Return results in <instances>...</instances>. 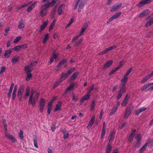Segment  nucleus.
<instances>
[{"label":"nucleus","mask_w":153,"mask_h":153,"mask_svg":"<svg viewBox=\"0 0 153 153\" xmlns=\"http://www.w3.org/2000/svg\"><path fill=\"white\" fill-rule=\"evenodd\" d=\"M150 13V11L149 10H146L142 11L141 13L138 16L140 17H143L147 15Z\"/></svg>","instance_id":"nucleus-19"},{"label":"nucleus","mask_w":153,"mask_h":153,"mask_svg":"<svg viewBox=\"0 0 153 153\" xmlns=\"http://www.w3.org/2000/svg\"><path fill=\"white\" fill-rule=\"evenodd\" d=\"M20 47V48L21 49H24L27 47V44H25L22 45H19Z\"/></svg>","instance_id":"nucleus-55"},{"label":"nucleus","mask_w":153,"mask_h":153,"mask_svg":"<svg viewBox=\"0 0 153 153\" xmlns=\"http://www.w3.org/2000/svg\"><path fill=\"white\" fill-rule=\"evenodd\" d=\"M14 50L16 52L19 51L21 50L20 45H18L15 47L13 48Z\"/></svg>","instance_id":"nucleus-49"},{"label":"nucleus","mask_w":153,"mask_h":153,"mask_svg":"<svg viewBox=\"0 0 153 153\" xmlns=\"http://www.w3.org/2000/svg\"><path fill=\"white\" fill-rule=\"evenodd\" d=\"M36 4L37 3L36 2H35L33 3L30 6H29L28 7V8L27 9V11L28 12H30L32 10L36 5Z\"/></svg>","instance_id":"nucleus-26"},{"label":"nucleus","mask_w":153,"mask_h":153,"mask_svg":"<svg viewBox=\"0 0 153 153\" xmlns=\"http://www.w3.org/2000/svg\"><path fill=\"white\" fill-rule=\"evenodd\" d=\"M90 94H88L83 96L80 99V104H82L84 101L88 100L90 97Z\"/></svg>","instance_id":"nucleus-20"},{"label":"nucleus","mask_w":153,"mask_h":153,"mask_svg":"<svg viewBox=\"0 0 153 153\" xmlns=\"http://www.w3.org/2000/svg\"><path fill=\"white\" fill-rule=\"evenodd\" d=\"M79 36H79V34L75 36L73 38V39L72 41L73 43H74L75 41L77 40Z\"/></svg>","instance_id":"nucleus-48"},{"label":"nucleus","mask_w":153,"mask_h":153,"mask_svg":"<svg viewBox=\"0 0 153 153\" xmlns=\"http://www.w3.org/2000/svg\"><path fill=\"white\" fill-rule=\"evenodd\" d=\"M75 86V84L73 83H71L68 87L67 88L66 90L65 91L64 94H63V96L66 97L67 93L68 92L72 90L73 89L74 87Z\"/></svg>","instance_id":"nucleus-10"},{"label":"nucleus","mask_w":153,"mask_h":153,"mask_svg":"<svg viewBox=\"0 0 153 153\" xmlns=\"http://www.w3.org/2000/svg\"><path fill=\"white\" fill-rule=\"evenodd\" d=\"M94 88V85L93 84L92 85L91 87H90L89 90H88V94H90L91 91L93 90Z\"/></svg>","instance_id":"nucleus-60"},{"label":"nucleus","mask_w":153,"mask_h":153,"mask_svg":"<svg viewBox=\"0 0 153 153\" xmlns=\"http://www.w3.org/2000/svg\"><path fill=\"white\" fill-rule=\"evenodd\" d=\"M88 22H86L84 23L82 26L81 27V31L78 34L79 36H81L83 34L85 30L88 27Z\"/></svg>","instance_id":"nucleus-4"},{"label":"nucleus","mask_w":153,"mask_h":153,"mask_svg":"<svg viewBox=\"0 0 153 153\" xmlns=\"http://www.w3.org/2000/svg\"><path fill=\"white\" fill-rule=\"evenodd\" d=\"M113 61L112 60H110L107 61L104 64V68H106L109 67L112 64Z\"/></svg>","instance_id":"nucleus-28"},{"label":"nucleus","mask_w":153,"mask_h":153,"mask_svg":"<svg viewBox=\"0 0 153 153\" xmlns=\"http://www.w3.org/2000/svg\"><path fill=\"white\" fill-rule=\"evenodd\" d=\"M32 3V1H29L27 3H25L23 5L24 7H26L28 6L30 4Z\"/></svg>","instance_id":"nucleus-63"},{"label":"nucleus","mask_w":153,"mask_h":153,"mask_svg":"<svg viewBox=\"0 0 153 153\" xmlns=\"http://www.w3.org/2000/svg\"><path fill=\"white\" fill-rule=\"evenodd\" d=\"M62 102L60 101H59L57 104L56 105V107L55 108V111H57L59 110L62 105Z\"/></svg>","instance_id":"nucleus-37"},{"label":"nucleus","mask_w":153,"mask_h":153,"mask_svg":"<svg viewBox=\"0 0 153 153\" xmlns=\"http://www.w3.org/2000/svg\"><path fill=\"white\" fill-rule=\"evenodd\" d=\"M37 63V61H35L34 62H31L30 65H29L31 67H33L34 66L36 65Z\"/></svg>","instance_id":"nucleus-56"},{"label":"nucleus","mask_w":153,"mask_h":153,"mask_svg":"<svg viewBox=\"0 0 153 153\" xmlns=\"http://www.w3.org/2000/svg\"><path fill=\"white\" fill-rule=\"evenodd\" d=\"M39 95V93L38 92H34L33 91H32L30 93L28 101V104L32 105L33 107H35Z\"/></svg>","instance_id":"nucleus-1"},{"label":"nucleus","mask_w":153,"mask_h":153,"mask_svg":"<svg viewBox=\"0 0 153 153\" xmlns=\"http://www.w3.org/2000/svg\"><path fill=\"white\" fill-rule=\"evenodd\" d=\"M153 23V18H151L148 21L145 25L146 27H149Z\"/></svg>","instance_id":"nucleus-34"},{"label":"nucleus","mask_w":153,"mask_h":153,"mask_svg":"<svg viewBox=\"0 0 153 153\" xmlns=\"http://www.w3.org/2000/svg\"><path fill=\"white\" fill-rule=\"evenodd\" d=\"M49 37V34L48 33L45 34L43 38V43L45 44L46 42L48 40Z\"/></svg>","instance_id":"nucleus-33"},{"label":"nucleus","mask_w":153,"mask_h":153,"mask_svg":"<svg viewBox=\"0 0 153 153\" xmlns=\"http://www.w3.org/2000/svg\"><path fill=\"white\" fill-rule=\"evenodd\" d=\"M40 9V15L42 17L46 16L47 13V10L46 9V8H44L43 7L41 6Z\"/></svg>","instance_id":"nucleus-16"},{"label":"nucleus","mask_w":153,"mask_h":153,"mask_svg":"<svg viewBox=\"0 0 153 153\" xmlns=\"http://www.w3.org/2000/svg\"><path fill=\"white\" fill-rule=\"evenodd\" d=\"M75 70V68L74 67L72 68L71 69L68 70V72L65 73H62L61 75V79H65L69 75L71 74Z\"/></svg>","instance_id":"nucleus-2"},{"label":"nucleus","mask_w":153,"mask_h":153,"mask_svg":"<svg viewBox=\"0 0 153 153\" xmlns=\"http://www.w3.org/2000/svg\"><path fill=\"white\" fill-rule=\"evenodd\" d=\"M6 67L4 66H2L0 70V74H1L4 72L6 70Z\"/></svg>","instance_id":"nucleus-51"},{"label":"nucleus","mask_w":153,"mask_h":153,"mask_svg":"<svg viewBox=\"0 0 153 153\" xmlns=\"http://www.w3.org/2000/svg\"><path fill=\"white\" fill-rule=\"evenodd\" d=\"M24 89V85H21L20 86L19 89L18 91L17 95L18 98L20 101H21L22 99V93Z\"/></svg>","instance_id":"nucleus-3"},{"label":"nucleus","mask_w":153,"mask_h":153,"mask_svg":"<svg viewBox=\"0 0 153 153\" xmlns=\"http://www.w3.org/2000/svg\"><path fill=\"white\" fill-rule=\"evenodd\" d=\"M87 0H82L79 5V9L78 10V12H80L81 11V10L84 7V5L87 2Z\"/></svg>","instance_id":"nucleus-11"},{"label":"nucleus","mask_w":153,"mask_h":153,"mask_svg":"<svg viewBox=\"0 0 153 153\" xmlns=\"http://www.w3.org/2000/svg\"><path fill=\"white\" fill-rule=\"evenodd\" d=\"M121 13H122L121 12H120L113 15L108 19L107 22V23H108L109 22H110L113 21L114 20L118 18L121 15Z\"/></svg>","instance_id":"nucleus-5"},{"label":"nucleus","mask_w":153,"mask_h":153,"mask_svg":"<svg viewBox=\"0 0 153 153\" xmlns=\"http://www.w3.org/2000/svg\"><path fill=\"white\" fill-rule=\"evenodd\" d=\"M151 1L150 0H143L139 2L137 5V6L139 7H140L146 4L150 3Z\"/></svg>","instance_id":"nucleus-12"},{"label":"nucleus","mask_w":153,"mask_h":153,"mask_svg":"<svg viewBox=\"0 0 153 153\" xmlns=\"http://www.w3.org/2000/svg\"><path fill=\"white\" fill-rule=\"evenodd\" d=\"M62 132L63 134V138L65 139L68 138L69 136V133L65 129H63L62 130Z\"/></svg>","instance_id":"nucleus-32"},{"label":"nucleus","mask_w":153,"mask_h":153,"mask_svg":"<svg viewBox=\"0 0 153 153\" xmlns=\"http://www.w3.org/2000/svg\"><path fill=\"white\" fill-rule=\"evenodd\" d=\"M82 41H83L82 39H80L77 43H75L74 45V47L77 46L78 45L81 44V43L82 42Z\"/></svg>","instance_id":"nucleus-46"},{"label":"nucleus","mask_w":153,"mask_h":153,"mask_svg":"<svg viewBox=\"0 0 153 153\" xmlns=\"http://www.w3.org/2000/svg\"><path fill=\"white\" fill-rule=\"evenodd\" d=\"M95 115H93L91 117V119L89 122L87 126V128L88 129L90 128L94 124L95 119Z\"/></svg>","instance_id":"nucleus-17"},{"label":"nucleus","mask_w":153,"mask_h":153,"mask_svg":"<svg viewBox=\"0 0 153 153\" xmlns=\"http://www.w3.org/2000/svg\"><path fill=\"white\" fill-rule=\"evenodd\" d=\"M141 135L140 134H137L135 136V138L137 142L136 145V147H139V146L140 144V141L141 140Z\"/></svg>","instance_id":"nucleus-15"},{"label":"nucleus","mask_w":153,"mask_h":153,"mask_svg":"<svg viewBox=\"0 0 153 153\" xmlns=\"http://www.w3.org/2000/svg\"><path fill=\"white\" fill-rule=\"evenodd\" d=\"M48 22V21L47 20L44 21L42 25L40 26L39 30L38 31V33L40 34L42 31L46 26L47 25Z\"/></svg>","instance_id":"nucleus-9"},{"label":"nucleus","mask_w":153,"mask_h":153,"mask_svg":"<svg viewBox=\"0 0 153 153\" xmlns=\"http://www.w3.org/2000/svg\"><path fill=\"white\" fill-rule=\"evenodd\" d=\"M31 67L29 65H27L25 67V71L26 73H30V72L32 71L31 69Z\"/></svg>","instance_id":"nucleus-30"},{"label":"nucleus","mask_w":153,"mask_h":153,"mask_svg":"<svg viewBox=\"0 0 153 153\" xmlns=\"http://www.w3.org/2000/svg\"><path fill=\"white\" fill-rule=\"evenodd\" d=\"M148 144V143H146L140 149L139 153H142L146 149Z\"/></svg>","instance_id":"nucleus-36"},{"label":"nucleus","mask_w":153,"mask_h":153,"mask_svg":"<svg viewBox=\"0 0 153 153\" xmlns=\"http://www.w3.org/2000/svg\"><path fill=\"white\" fill-rule=\"evenodd\" d=\"M21 37L20 36H17L14 40L13 43H15L19 41L21 39Z\"/></svg>","instance_id":"nucleus-47"},{"label":"nucleus","mask_w":153,"mask_h":153,"mask_svg":"<svg viewBox=\"0 0 153 153\" xmlns=\"http://www.w3.org/2000/svg\"><path fill=\"white\" fill-rule=\"evenodd\" d=\"M26 93L25 95V98L27 99L29 95V93L30 92V89L29 88H27L26 90Z\"/></svg>","instance_id":"nucleus-42"},{"label":"nucleus","mask_w":153,"mask_h":153,"mask_svg":"<svg viewBox=\"0 0 153 153\" xmlns=\"http://www.w3.org/2000/svg\"><path fill=\"white\" fill-rule=\"evenodd\" d=\"M67 61V59H62L60 62H59L57 66V67H59L60 66L64 64Z\"/></svg>","instance_id":"nucleus-39"},{"label":"nucleus","mask_w":153,"mask_h":153,"mask_svg":"<svg viewBox=\"0 0 153 153\" xmlns=\"http://www.w3.org/2000/svg\"><path fill=\"white\" fill-rule=\"evenodd\" d=\"M65 79H61V78L60 79L56 82L54 84V85L53 86V88L54 89L56 88L58 85H59L60 84L61 82H62Z\"/></svg>","instance_id":"nucleus-31"},{"label":"nucleus","mask_w":153,"mask_h":153,"mask_svg":"<svg viewBox=\"0 0 153 153\" xmlns=\"http://www.w3.org/2000/svg\"><path fill=\"white\" fill-rule=\"evenodd\" d=\"M95 105V102L94 100H93L92 102L91 105V111H93L94 109Z\"/></svg>","instance_id":"nucleus-54"},{"label":"nucleus","mask_w":153,"mask_h":153,"mask_svg":"<svg viewBox=\"0 0 153 153\" xmlns=\"http://www.w3.org/2000/svg\"><path fill=\"white\" fill-rule=\"evenodd\" d=\"M10 28L9 27L7 28L5 30V33L4 34L5 36H7L8 34V32L10 31Z\"/></svg>","instance_id":"nucleus-61"},{"label":"nucleus","mask_w":153,"mask_h":153,"mask_svg":"<svg viewBox=\"0 0 153 153\" xmlns=\"http://www.w3.org/2000/svg\"><path fill=\"white\" fill-rule=\"evenodd\" d=\"M48 109H52V101L49 102L48 105Z\"/></svg>","instance_id":"nucleus-59"},{"label":"nucleus","mask_w":153,"mask_h":153,"mask_svg":"<svg viewBox=\"0 0 153 153\" xmlns=\"http://www.w3.org/2000/svg\"><path fill=\"white\" fill-rule=\"evenodd\" d=\"M27 77L25 80L26 81L29 80L32 77V74L30 73H27Z\"/></svg>","instance_id":"nucleus-43"},{"label":"nucleus","mask_w":153,"mask_h":153,"mask_svg":"<svg viewBox=\"0 0 153 153\" xmlns=\"http://www.w3.org/2000/svg\"><path fill=\"white\" fill-rule=\"evenodd\" d=\"M152 76H153V71L149 75L146 76L141 80V82L142 83H143L147 81L150 79Z\"/></svg>","instance_id":"nucleus-14"},{"label":"nucleus","mask_w":153,"mask_h":153,"mask_svg":"<svg viewBox=\"0 0 153 153\" xmlns=\"http://www.w3.org/2000/svg\"><path fill=\"white\" fill-rule=\"evenodd\" d=\"M132 70V67H131L129 68V69L127 71L126 73V74L124 75L126 76H128V75L130 73L131 71Z\"/></svg>","instance_id":"nucleus-57"},{"label":"nucleus","mask_w":153,"mask_h":153,"mask_svg":"<svg viewBox=\"0 0 153 153\" xmlns=\"http://www.w3.org/2000/svg\"><path fill=\"white\" fill-rule=\"evenodd\" d=\"M6 135L8 139L10 140L12 142L14 143L16 142V138L11 135L10 134H6Z\"/></svg>","instance_id":"nucleus-25"},{"label":"nucleus","mask_w":153,"mask_h":153,"mask_svg":"<svg viewBox=\"0 0 153 153\" xmlns=\"http://www.w3.org/2000/svg\"><path fill=\"white\" fill-rule=\"evenodd\" d=\"M45 101L43 98H41L39 102V110L41 112H42L44 108Z\"/></svg>","instance_id":"nucleus-7"},{"label":"nucleus","mask_w":153,"mask_h":153,"mask_svg":"<svg viewBox=\"0 0 153 153\" xmlns=\"http://www.w3.org/2000/svg\"><path fill=\"white\" fill-rule=\"evenodd\" d=\"M121 5V4H115L110 8V11L111 12H112L115 10H117L120 8Z\"/></svg>","instance_id":"nucleus-13"},{"label":"nucleus","mask_w":153,"mask_h":153,"mask_svg":"<svg viewBox=\"0 0 153 153\" xmlns=\"http://www.w3.org/2000/svg\"><path fill=\"white\" fill-rule=\"evenodd\" d=\"M135 131V130H133L132 132L131 133V134L129 136L128 139V141H131L132 139H133V136Z\"/></svg>","instance_id":"nucleus-38"},{"label":"nucleus","mask_w":153,"mask_h":153,"mask_svg":"<svg viewBox=\"0 0 153 153\" xmlns=\"http://www.w3.org/2000/svg\"><path fill=\"white\" fill-rule=\"evenodd\" d=\"M126 91V88L120 87V89L117 94V99H120L122 97L123 93H124Z\"/></svg>","instance_id":"nucleus-8"},{"label":"nucleus","mask_w":153,"mask_h":153,"mask_svg":"<svg viewBox=\"0 0 153 153\" xmlns=\"http://www.w3.org/2000/svg\"><path fill=\"white\" fill-rule=\"evenodd\" d=\"M57 57V56L55 54H54L53 56L50 58V61L48 62L49 65H51L54 61V59H56Z\"/></svg>","instance_id":"nucleus-29"},{"label":"nucleus","mask_w":153,"mask_h":153,"mask_svg":"<svg viewBox=\"0 0 153 153\" xmlns=\"http://www.w3.org/2000/svg\"><path fill=\"white\" fill-rule=\"evenodd\" d=\"M108 51V49L106 48L105 50L100 52L99 54V55H102V54H104L106 53Z\"/></svg>","instance_id":"nucleus-50"},{"label":"nucleus","mask_w":153,"mask_h":153,"mask_svg":"<svg viewBox=\"0 0 153 153\" xmlns=\"http://www.w3.org/2000/svg\"><path fill=\"white\" fill-rule=\"evenodd\" d=\"M65 7V4H62L59 6L58 9V13L59 15H61L62 13V11L64 9Z\"/></svg>","instance_id":"nucleus-18"},{"label":"nucleus","mask_w":153,"mask_h":153,"mask_svg":"<svg viewBox=\"0 0 153 153\" xmlns=\"http://www.w3.org/2000/svg\"><path fill=\"white\" fill-rule=\"evenodd\" d=\"M41 6L43 7L44 8H46V9L47 10L48 8L51 7L49 2L45 4L42 5Z\"/></svg>","instance_id":"nucleus-44"},{"label":"nucleus","mask_w":153,"mask_h":153,"mask_svg":"<svg viewBox=\"0 0 153 153\" xmlns=\"http://www.w3.org/2000/svg\"><path fill=\"white\" fill-rule=\"evenodd\" d=\"M131 112L129 111L126 110L125 112V114L124 116V118L125 119H127L129 116L131 115Z\"/></svg>","instance_id":"nucleus-35"},{"label":"nucleus","mask_w":153,"mask_h":153,"mask_svg":"<svg viewBox=\"0 0 153 153\" xmlns=\"http://www.w3.org/2000/svg\"><path fill=\"white\" fill-rule=\"evenodd\" d=\"M25 25L24 22L23 21L22 19H21L19 22L18 27L20 29H22L25 27Z\"/></svg>","instance_id":"nucleus-22"},{"label":"nucleus","mask_w":153,"mask_h":153,"mask_svg":"<svg viewBox=\"0 0 153 153\" xmlns=\"http://www.w3.org/2000/svg\"><path fill=\"white\" fill-rule=\"evenodd\" d=\"M111 149L112 147L110 145L109 143L106 149V153H110Z\"/></svg>","instance_id":"nucleus-40"},{"label":"nucleus","mask_w":153,"mask_h":153,"mask_svg":"<svg viewBox=\"0 0 153 153\" xmlns=\"http://www.w3.org/2000/svg\"><path fill=\"white\" fill-rule=\"evenodd\" d=\"M12 49L10 48L8 50H7L4 54V57L7 58H8L10 56V54L12 53Z\"/></svg>","instance_id":"nucleus-24"},{"label":"nucleus","mask_w":153,"mask_h":153,"mask_svg":"<svg viewBox=\"0 0 153 153\" xmlns=\"http://www.w3.org/2000/svg\"><path fill=\"white\" fill-rule=\"evenodd\" d=\"M149 87V86L148 85V83L145 84L142 87V88H141V90L142 91H143V90Z\"/></svg>","instance_id":"nucleus-58"},{"label":"nucleus","mask_w":153,"mask_h":153,"mask_svg":"<svg viewBox=\"0 0 153 153\" xmlns=\"http://www.w3.org/2000/svg\"><path fill=\"white\" fill-rule=\"evenodd\" d=\"M74 22V19L73 18L71 19L69 22L66 26V28L70 26Z\"/></svg>","instance_id":"nucleus-52"},{"label":"nucleus","mask_w":153,"mask_h":153,"mask_svg":"<svg viewBox=\"0 0 153 153\" xmlns=\"http://www.w3.org/2000/svg\"><path fill=\"white\" fill-rule=\"evenodd\" d=\"M128 80L127 76L124 75L121 80V83L120 84V87L126 88L125 87V84Z\"/></svg>","instance_id":"nucleus-6"},{"label":"nucleus","mask_w":153,"mask_h":153,"mask_svg":"<svg viewBox=\"0 0 153 153\" xmlns=\"http://www.w3.org/2000/svg\"><path fill=\"white\" fill-rule=\"evenodd\" d=\"M119 105V102L117 101V104L115 105L114 107L112 109L111 112L110 113V115H112L116 111L117 107Z\"/></svg>","instance_id":"nucleus-21"},{"label":"nucleus","mask_w":153,"mask_h":153,"mask_svg":"<svg viewBox=\"0 0 153 153\" xmlns=\"http://www.w3.org/2000/svg\"><path fill=\"white\" fill-rule=\"evenodd\" d=\"M116 48V46H112L109 47L108 48H107L108 51L111 50L112 49H115Z\"/></svg>","instance_id":"nucleus-62"},{"label":"nucleus","mask_w":153,"mask_h":153,"mask_svg":"<svg viewBox=\"0 0 153 153\" xmlns=\"http://www.w3.org/2000/svg\"><path fill=\"white\" fill-rule=\"evenodd\" d=\"M23 134V131L22 130H20L19 134V137L22 140H23L24 138V136Z\"/></svg>","instance_id":"nucleus-45"},{"label":"nucleus","mask_w":153,"mask_h":153,"mask_svg":"<svg viewBox=\"0 0 153 153\" xmlns=\"http://www.w3.org/2000/svg\"><path fill=\"white\" fill-rule=\"evenodd\" d=\"M130 97L128 96V95H127L125 97L123 101L121 103V105L123 106H125L127 104L128 101Z\"/></svg>","instance_id":"nucleus-23"},{"label":"nucleus","mask_w":153,"mask_h":153,"mask_svg":"<svg viewBox=\"0 0 153 153\" xmlns=\"http://www.w3.org/2000/svg\"><path fill=\"white\" fill-rule=\"evenodd\" d=\"M33 141L34 146L36 148H38V147L37 145V139L36 138L33 139Z\"/></svg>","instance_id":"nucleus-53"},{"label":"nucleus","mask_w":153,"mask_h":153,"mask_svg":"<svg viewBox=\"0 0 153 153\" xmlns=\"http://www.w3.org/2000/svg\"><path fill=\"white\" fill-rule=\"evenodd\" d=\"M133 108L134 107L131 105L126 110L129 111L131 112L132 110L133 109Z\"/></svg>","instance_id":"nucleus-64"},{"label":"nucleus","mask_w":153,"mask_h":153,"mask_svg":"<svg viewBox=\"0 0 153 153\" xmlns=\"http://www.w3.org/2000/svg\"><path fill=\"white\" fill-rule=\"evenodd\" d=\"M79 74L78 72H75L70 77V80H74L77 77Z\"/></svg>","instance_id":"nucleus-27"},{"label":"nucleus","mask_w":153,"mask_h":153,"mask_svg":"<svg viewBox=\"0 0 153 153\" xmlns=\"http://www.w3.org/2000/svg\"><path fill=\"white\" fill-rule=\"evenodd\" d=\"M19 57L17 56H14L12 59V62L13 63L17 62L19 59Z\"/></svg>","instance_id":"nucleus-41"}]
</instances>
